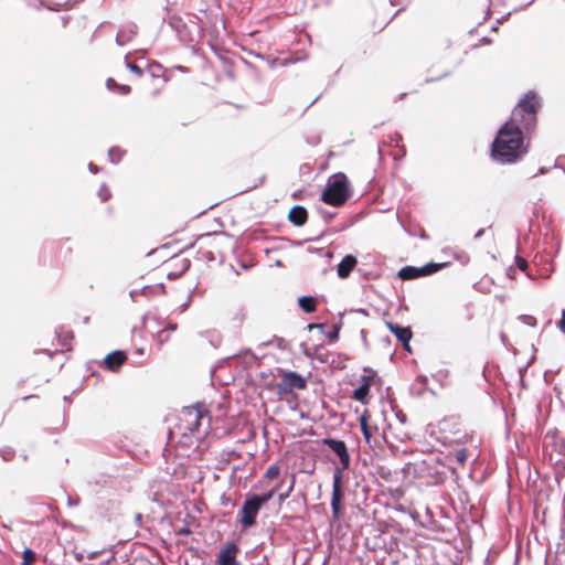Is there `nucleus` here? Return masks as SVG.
Instances as JSON below:
<instances>
[{"label": "nucleus", "instance_id": "43", "mask_svg": "<svg viewBox=\"0 0 565 565\" xmlns=\"http://www.w3.org/2000/svg\"><path fill=\"white\" fill-rule=\"evenodd\" d=\"M416 381H417L418 383H420V384H424V385H425V384L427 383V376H425V375H418V376L416 377Z\"/></svg>", "mask_w": 565, "mask_h": 565}, {"label": "nucleus", "instance_id": "6", "mask_svg": "<svg viewBox=\"0 0 565 565\" xmlns=\"http://www.w3.org/2000/svg\"><path fill=\"white\" fill-rule=\"evenodd\" d=\"M184 414V423H186V429L191 434H195L200 431V427L202 422L207 418V423H210L209 412L205 409L204 405L196 404L194 406L185 407L183 411Z\"/></svg>", "mask_w": 565, "mask_h": 565}, {"label": "nucleus", "instance_id": "24", "mask_svg": "<svg viewBox=\"0 0 565 565\" xmlns=\"http://www.w3.org/2000/svg\"><path fill=\"white\" fill-rule=\"evenodd\" d=\"M331 355H332V354H331V353H329V352H327V351L324 350V348H323V347H317V348H316L315 356H316V359H318L320 362H322V363H329V362H330V359H329V358H330Z\"/></svg>", "mask_w": 565, "mask_h": 565}, {"label": "nucleus", "instance_id": "11", "mask_svg": "<svg viewBox=\"0 0 565 565\" xmlns=\"http://www.w3.org/2000/svg\"><path fill=\"white\" fill-rule=\"evenodd\" d=\"M126 360L127 354L125 351L115 350L104 358L103 365L108 371L117 372Z\"/></svg>", "mask_w": 565, "mask_h": 565}, {"label": "nucleus", "instance_id": "26", "mask_svg": "<svg viewBox=\"0 0 565 565\" xmlns=\"http://www.w3.org/2000/svg\"><path fill=\"white\" fill-rule=\"evenodd\" d=\"M97 195L102 202H106L110 199L111 192L108 189V186L105 183H103L97 192Z\"/></svg>", "mask_w": 565, "mask_h": 565}, {"label": "nucleus", "instance_id": "42", "mask_svg": "<svg viewBox=\"0 0 565 565\" xmlns=\"http://www.w3.org/2000/svg\"><path fill=\"white\" fill-rule=\"evenodd\" d=\"M116 43L120 46L125 45L126 41L122 40V35L121 33H118L117 36H116Z\"/></svg>", "mask_w": 565, "mask_h": 565}, {"label": "nucleus", "instance_id": "39", "mask_svg": "<svg viewBox=\"0 0 565 565\" xmlns=\"http://www.w3.org/2000/svg\"><path fill=\"white\" fill-rule=\"evenodd\" d=\"M140 295V289H132L129 292V296L132 301H137V297Z\"/></svg>", "mask_w": 565, "mask_h": 565}, {"label": "nucleus", "instance_id": "10", "mask_svg": "<svg viewBox=\"0 0 565 565\" xmlns=\"http://www.w3.org/2000/svg\"><path fill=\"white\" fill-rule=\"evenodd\" d=\"M546 438L551 440V446L559 456L556 465L565 467V436H562L557 430L548 431Z\"/></svg>", "mask_w": 565, "mask_h": 565}, {"label": "nucleus", "instance_id": "19", "mask_svg": "<svg viewBox=\"0 0 565 565\" xmlns=\"http://www.w3.org/2000/svg\"><path fill=\"white\" fill-rule=\"evenodd\" d=\"M106 87L110 90V92H115L119 95H128L131 90L130 86L128 85H122V84H118L114 78L109 77L107 81H106Z\"/></svg>", "mask_w": 565, "mask_h": 565}, {"label": "nucleus", "instance_id": "16", "mask_svg": "<svg viewBox=\"0 0 565 565\" xmlns=\"http://www.w3.org/2000/svg\"><path fill=\"white\" fill-rule=\"evenodd\" d=\"M298 306L306 313H312L317 309V300L312 296H301L298 298Z\"/></svg>", "mask_w": 565, "mask_h": 565}, {"label": "nucleus", "instance_id": "7", "mask_svg": "<svg viewBox=\"0 0 565 565\" xmlns=\"http://www.w3.org/2000/svg\"><path fill=\"white\" fill-rule=\"evenodd\" d=\"M306 386L307 382L302 375L288 371L282 372V379L276 384V391L281 396L291 393L294 390H303Z\"/></svg>", "mask_w": 565, "mask_h": 565}, {"label": "nucleus", "instance_id": "50", "mask_svg": "<svg viewBox=\"0 0 565 565\" xmlns=\"http://www.w3.org/2000/svg\"><path fill=\"white\" fill-rule=\"evenodd\" d=\"M554 168H559V169H562V170L564 171V173H565V163H564V164H559V163L556 161V163L554 164Z\"/></svg>", "mask_w": 565, "mask_h": 565}, {"label": "nucleus", "instance_id": "14", "mask_svg": "<svg viewBox=\"0 0 565 565\" xmlns=\"http://www.w3.org/2000/svg\"><path fill=\"white\" fill-rule=\"evenodd\" d=\"M288 220L295 226H302L308 220V211L302 205H295L291 207L288 214Z\"/></svg>", "mask_w": 565, "mask_h": 565}, {"label": "nucleus", "instance_id": "36", "mask_svg": "<svg viewBox=\"0 0 565 565\" xmlns=\"http://www.w3.org/2000/svg\"><path fill=\"white\" fill-rule=\"evenodd\" d=\"M175 533H177L178 535H189V534H191V530H190V527H189V526H182V527H179V529L175 531Z\"/></svg>", "mask_w": 565, "mask_h": 565}, {"label": "nucleus", "instance_id": "35", "mask_svg": "<svg viewBox=\"0 0 565 565\" xmlns=\"http://www.w3.org/2000/svg\"><path fill=\"white\" fill-rule=\"evenodd\" d=\"M521 319L529 326L534 327L536 324V319L532 316H522Z\"/></svg>", "mask_w": 565, "mask_h": 565}, {"label": "nucleus", "instance_id": "2", "mask_svg": "<svg viewBox=\"0 0 565 565\" xmlns=\"http://www.w3.org/2000/svg\"><path fill=\"white\" fill-rule=\"evenodd\" d=\"M350 196L349 180L344 173L338 172L328 179L320 200L332 206H341Z\"/></svg>", "mask_w": 565, "mask_h": 565}, {"label": "nucleus", "instance_id": "27", "mask_svg": "<svg viewBox=\"0 0 565 565\" xmlns=\"http://www.w3.org/2000/svg\"><path fill=\"white\" fill-rule=\"evenodd\" d=\"M318 213L323 218L324 223L328 224L335 215V212L327 211L322 207H317Z\"/></svg>", "mask_w": 565, "mask_h": 565}, {"label": "nucleus", "instance_id": "38", "mask_svg": "<svg viewBox=\"0 0 565 565\" xmlns=\"http://www.w3.org/2000/svg\"><path fill=\"white\" fill-rule=\"evenodd\" d=\"M557 326L561 330L565 331V309L563 310L562 312V318L561 320L557 322Z\"/></svg>", "mask_w": 565, "mask_h": 565}, {"label": "nucleus", "instance_id": "46", "mask_svg": "<svg viewBox=\"0 0 565 565\" xmlns=\"http://www.w3.org/2000/svg\"><path fill=\"white\" fill-rule=\"evenodd\" d=\"M449 74H450L449 72H446V73H444L441 76H439L438 78H431V79L427 78V79H426V83H430V82H434V81H438V79H440V78H443V77L448 76Z\"/></svg>", "mask_w": 565, "mask_h": 565}, {"label": "nucleus", "instance_id": "49", "mask_svg": "<svg viewBox=\"0 0 565 565\" xmlns=\"http://www.w3.org/2000/svg\"><path fill=\"white\" fill-rule=\"evenodd\" d=\"M78 503H79V500H78V499H77V500H75V501H73L71 498H68V505H71V507H72V505H77Z\"/></svg>", "mask_w": 565, "mask_h": 565}, {"label": "nucleus", "instance_id": "4", "mask_svg": "<svg viewBox=\"0 0 565 565\" xmlns=\"http://www.w3.org/2000/svg\"><path fill=\"white\" fill-rule=\"evenodd\" d=\"M332 495H331V510H332V522H338L341 519L343 511L344 490L342 481L341 469L335 468L332 478Z\"/></svg>", "mask_w": 565, "mask_h": 565}, {"label": "nucleus", "instance_id": "33", "mask_svg": "<svg viewBox=\"0 0 565 565\" xmlns=\"http://www.w3.org/2000/svg\"><path fill=\"white\" fill-rule=\"evenodd\" d=\"M515 264L516 266L522 270V271H526L527 268H529V264L526 262V259H524L523 257L516 255L515 256Z\"/></svg>", "mask_w": 565, "mask_h": 565}, {"label": "nucleus", "instance_id": "30", "mask_svg": "<svg viewBox=\"0 0 565 565\" xmlns=\"http://www.w3.org/2000/svg\"><path fill=\"white\" fill-rule=\"evenodd\" d=\"M126 66L129 68L130 72L135 73L136 75H138V76L143 75V70L139 65L129 62L127 58H126Z\"/></svg>", "mask_w": 565, "mask_h": 565}, {"label": "nucleus", "instance_id": "56", "mask_svg": "<svg viewBox=\"0 0 565 565\" xmlns=\"http://www.w3.org/2000/svg\"><path fill=\"white\" fill-rule=\"evenodd\" d=\"M137 353L142 355L145 353V350L142 348H140V349L137 350Z\"/></svg>", "mask_w": 565, "mask_h": 565}, {"label": "nucleus", "instance_id": "47", "mask_svg": "<svg viewBox=\"0 0 565 565\" xmlns=\"http://www.w3.org/2000/svg\"><path fill=\"white\" fill-rule=\"evenodd\" d=\"M484 234V228H480L477 231V233L475 234V238L478 239L480 238L482 235Z\"/></svg>", "mask_w": 565, "mask_h": 565}, {"label": "nucleus", "instance_id": "31", "mask_svg": "<svg viewBox=\"0 0 565 565\" xmlns=\"http://www.w3.org/2000/svg\"><path fill=\"white\" fill-rule=\"evenodd\" d=\"M14 450L10 447L3 448L0 450V455L4 461H9L14 457Z\"/></svg>", "mask_w": 565, "mask_h": 565}, {"label": "nucleus", "instance_id": "64", "mask_svg": "<svg viewBox=\"0 0 565 565\" xmlns=\"http://www.w3.org/2000/svg\"><path fill=\"white\" fill-rule=\"evenodd\" d=\"M21 565H31L29 562H22Z\"/></svg>", "mask_w": 565, "mask_h": 565}, {"label": "nucleus", "instance_id": "63", "mask_svg": "<svg viewBox=\"0 0 565 565\" xmlns=\"http://www.w3.org/2000/svg\"><path fill=\"white\" fill-rule=\"evenodd\" d=\"M61 344H62L63 347H66V342H65V340H61Z\"/></svg>", "mask_w": 565, "mask_h": 565}, {"label": "nucleus", "instance_id": "51", "mask_svg": "<svg viewBox=\"0 0 565 565\" xmlns=\"http://www.w3.org/2000/svg\"><path fill=\"white\" fill-rule=\"evenodd\" d=\"M355 311L360 312V313H363V315H367V310L364 309V308L356 309Z\"/></svg>", "mask_w": 565, "mask_h": 565}, {"label": "nucleus", "instance_id": "48", "mask_svg": "<svg viewBox=\"0 0 565 565\" xmlns=\"http://www.w3.org/2000/svg\"><path fill=\"white\" fill-rule=\"evenodd\" d=\"M164 330L174 331V330H177V324L175 323H169Z\"/></svg>", "mask_w": 565, "mask_h": 565}, {"label": "nucleus", "instance_id": "12", "mask_svg": "<svg viewBox=\"0 0 565 565\" xmlns=\"http://www.w3.org/2000/svg\"><path fill=\"white\" fill-rule=\"evenodd\" d=\"M388 330L397 338L403 347H408L413 333L409 327H403L394 322H386Z\"/></svg>", "mask_w": 565, "mask_h": 565}, {"label": "nucleus", "instance_id": "52", "mask_svg": "<svg viewBox=\"0 0 565 565\" xmlns=\"http://www.w3.org/2000/svg\"><path fill=\"white\" fill-rule=\"evenodd\" d=\"M141 519H142L141 514H139V513L136 514L135 520H136L137 523L141 522Z\"/></svg>", "mask_w": 565, "mask_h": 565}, {"label": "nucleus", "instance_id": "17", "mask_svg": "<svg viewBox=\"0 0 565 565\" xmlns=\"http://www.w3.org/2000/svg\"><path fill=\"white\" fill-rule=\"evenodd\" d=\"M370 383H362L353 391L352 398L358 402H361L362 404H365L370 396Z\"/></svg>", "mask_w": 565, "mask_h": 565}, {"label": "nucleus", "instance_id": "21", "mask_svg": "<svg viewBox=\"0 0 565 565\" xmlns=\"http://www.w3.org/2000/svg\"><path fill=\"white\" fill-rule=\"evenodd\" d=\"M448 265H449V263H428L422 267H423L424 275L430 276V275L437 273L438 270L445 268Z\"/></svg>", "mask_w": 565, "mask_h": 565}, {"label": "nucleus", "instance_id": "61", "mask_svg": "<svg viewBox=\"0 0 565 565\" xmlns=\"http://www.w3.org/2000/svg\"><path fill=\"white\" fill-rule=\"evenodd\" d=\"M64 401H65L66 403H71V398H70L68 396H64Z\"/></svg>", "mask_w": 565, "mask_h": 565}, {"label": "nucleus", "instance_id": "18", "mask_svg": "<svg viewBox=\"0 0 565 565\" xmlns=\"http://www.w3.org/2000/svg\"><path fill=\"white\" fill-rule=\"evenodd\" d=\"M164 290L166 288L163 284L143 286L142 288H140V295L145 296L146 298H151L164 294Z\"/></svg>", "mask_w": 565, "mask_h": 565}, {"label": "nucleus", "instance_id": "55", "mask_svg": "<svg viewBox=\"0 0 565 565\" xmlns=\"http://www.w3.org/2000/svg\"><path fill=\"white\" fill-rule=\"evenodd\" d=\"M395 137H396V142L402 141V136H401L399 134H396V136H395Z\"/></svg>", "mask_w": 565, "mask_h": 565}, {"label": "nucleus", "instance_id": "57", "mask_svg": "<svg viewBox=\"0 0 565 565\" xmlns=\"http://www.w3.org/2000/svg\"><path fill=\"white\" fill-rule=\"evenodd\" d=\"M482 42H484V43H491V40H490L489 38H483V39H482Z\"/></svg>", "mask_w": 565, "mask_h": 565}, {"label": "nucleus", "instance_id": "20", "mask_svg": "<svg viewBox=\"0 0 565 565\" xmlns=\"http://www.w3.org/2000/svg\"><path fill=\"white\" fill-rule=\"evenodd\" d=\"M280 484L276 486L275 488L270 489L269 491L263 492V493H250L256 501L258 500V503L263 507L268 501H270L275 493L279 491Z\"/></svg>", "mask_w": 565, "mask_h": 565}, {"label": "nucleus", "instance_id": "32", "mask_svg": "<svg viewBox=\"0 0 565 565\" xmlns=\"http://www.w3.org/2000/svg\"><path fill=\"white\" fill-rule=\"evenodd\" d=\"M340 329H341V324H337L333 327V329L331 331H329L328 333H326V337L332 341H335L339 339V333H340Z\"/></svg>", "mask_w": 565, "mask_h": 565}, {"label": "nucleus", "instance_id": "3", "mask_svg": "<svg viewBox=\"0 0 565 565\" xmlns=\"http://www.w3.org/2000/svg\"><path fill=\"white\" fill-rule=\"evenodd\" d=\"M539 102L533 92H529L513 109L510 122H516L525 130L532 129L536 124Z\"/></svg>", "mask_w": 565, "mask_h": 565}, {"label": "nucleus", "instance_id": "58", "mask_svg": "<svg viewBox=\"0 0 565 565\" xmlns=\"http://www.w3.org/2000/svg\"><path fill=\"white\" fill-rule=\"evenodd\" d=\"M44 352L47 353L50 355V358H52L54 355V353L49 350H45Z\"/></svg>", "mask_w": 565, "mask_h": 565}, {"label": "nucleus", "instance_id": "8", "mask_svg": "<svg viewBox=\"0 0 565 565\" xmlns=\"http://www.w3.org/2000/svg\"><path fill=\"white\" fill-rule=\"evenodd\" d=\"M323 445L328 446L339 458L341 467H338V468L341 469V472L343 470L349 469L350 462H351V457L348 451V447L343 440L334 439V438H324Z\"/></svg>", "mask_w": 565, "mask_h": 565}, {"label": "nucleus", "instance_id": "1", "mask_svg": "<svg viewBox=\"0 0 565 565\" xmlns=\"http://www.w3.org/2000/svg\"><path fill=\"white\" fill-rule=\"evenodd\" d=\"M523 130L519 124L510 121L500 127L491 145L494 162L514 164L527 154L530 142L525 140Z\"/></svg>", "mask_w": 565, "mask_h": 565}, {"label": "nucleus", "instance_id": "53", "mask_svg": "<svg viewBox=\"0 0 565 565\" xmlns=\"http://www.w3.org/2000/svg\"><path fill=\"white\" fill-rule=\"evenodd\" d=\"M189 301H190V299L186 302H183V305L181 306L182 311L188 308Z\"/></svg>", "mask_w": 565, "mask_h": 565}, {"label": "nucleus", "instance_id": "41", "mask_svg": "<svg viewBox=\"0 0 565 565\" xmlns=\"http://www.w3.org/2000/svg\"><path fill=\"white\" fill-rule=\"evenodd\" d=\"M88 170H89L92 173H94V174H95V173H97V172L99 171V168H98L96 164H94V163H92V162H90V163L88 164Z\"/></svg>", "mask_w": 565, "mask_h": 565}, {"label": "nucleus", "instance_id": "25", "mask_svg": "<svg viewBox=\"0 0 565 565\" xmlns=\"http://www.w3.org/2000/svg\"><path fill=\"white\" fill-rule=\"evenodd\" d=\"M454 457L460 466H465L468 460V451L465 448L455 450Z\"/></svg>", "mask_w": 565, "mask_h": 565}, {"label": "nucleus", "instance_id": "34", "mask_svg": "<svg viewBox=\"0 0 565 565\" xmlns=\"http://www.w3.org/2000/svg\"><path fill=\"white\" fill-rule=\"evenodd\" d=\"M294 479L290 481L288 488L286 489L285 492H280L279 495H278V499L280 502H282L286 498H288L289 493L292 491L294 489Z\"/></svg>", "mask_w": 565, "mask_h": 565}, {"label": "nucleus", "instance_id": "28", "mask_svg": "<svg viewBox=\"0 0 565 565\" xmlns=\"http://www.w3.org/2000/svg\"><path fill=\"white\" fill-rule=\"evenodd\" d=\"M280 469L277 465H271L266 470L265 477L268 479H275L279 476Z\"/></svg>", "mask_w": 565, "mask_h": 565}, {"label": "nucleus", "instance_id": "23", "mask_svg": "<svg viewBox=\"0 0 565 565\" xmlns=\"http://www.w3.org/2000/svg\"><path fill=\"white\" fill-rule=\"evenodd\" d=\"M360 426H361V431L363 434L364 439L366 440V443H370L371 441V437H372V430H371V427L367 424V419H366L365 416H362L360 418Z\"/></svg>", "mask_w": 565, "mask_h": 565}, {"label": "nucleus", "instance_id": "60", "mask_svg": "<svg viewBox=\"0 0 565 565\" xmlns=\"http://www.w3.org/2000/svg\"><path fill=\"white\" fill-rule=\"evenodd\" d=\"M405 97H406V94H405V93H403V94H401V95L398 96V99H404Z\"/></svg>", "mask_w": 565, "mask_h": 565}, {"label": "nucleus", "instance_id": "59", "mask_svg": "<svg viewBox=\"0 0 565 565\" xmlns=\"http://www.w3.org/2000/svg\"><path fill=\"white\" fill-rule=\"evenodd\" d=\"M177 68L181 72H184L186 70L184 66H178Z\"/></svg>", "mask_w": 565, "mask_h": 565}, {"label": "nucleus", "instance_id": "40", "mask_svg": "<svg viewBox=\"0 0 565 565\" xmlns=\"http://www.w3.org/2000/svg\"><path fill=\"white\" fill-rule=\"evenodd\" d=\"M551 170V168H546V167H541L537 172L533 175L534 177H537V175H541V174H546L548 173Z\"/></svg>", "mask_w": 565, "mask_h": 565}, {"label": "nucleus", "instance_id": "5", "mask_svg": "<svg viewBox=\"0 0 565 565\" xmlns=\"http://www.w3.org/2000/svg\"><path fill=\"white\" fill-rule=\"evenodd\" d=\"M262 508L258 500L256 501L252 494L246 495L238 512V522L243 529H249L256 524V518Z\"/></svg>", "mask_w": 565, "mask_h": 565}, {"label": "nucleus", "instance_id": "45", "mask_svg": "<svg viewBox=\"0 0 565 565\" xmlns=\"http://www.w3.org/2000/svg\"><path fill=\"white\" fill-rule=\"evenodd\" d=\"M323 233H324V232H322L320 235H318V236H317V237H315V238H308V239H305V241H303V243H305V242H310V241H316V242H317V241H319V239L322 237ZM297 244H298V245H301V244H302V242H299V243H297Z\"/></svg>", "mask_w": 565, "mask_h": 565}, {"label": "nucleus", "instance_id": "54", "mask_svg": "<svg viewBox=\"0 0 565 565\" xmlns=\"http://www.w3.org/2000/svg\"><path fill=\"white\" fill-rule=\"evenodd\" d=\"M363 383H370L371 384V379L369 376H363Z\"/></svg>", "mask_w": 565, "mask_h": 565}, {"label": "nucleus", "instance_id": "15", "mask_svg": "<svg viewBox=\"0 0 565 565\" xmlns=\"http://www.w3.org/2000/svg\"><path fill=\"white\" fill-rule=\"evenodd\" d=\"M398 278L402 280H413L419 277H425L423 267L405 266L398 270Z\"/></svg>", "mask_w": 565, "mask_h": 565}, {"label": "nucleus", "instance_id": "44", "mask_svg": "<svg viewBox=\"0 0 565 565\" xmlns=\"http://www.w3.org/2000/svg\"><path fill=\"white\" fill-rule=\"evenodd\" d=\"M309 330H312L313 328H317V329H323V324L322 323H312V324H308L307 327Z\"/></svg>", "mask_w": 565, "mask_h": 565}, {"label": "nucleus", "instance_id": "37", "mask_svg": "<svg viewBox=\"0 0 565 565\" xmlns=\"http://www.w3.org/2000/svg\"><path fill=\"white\" fill-rule=\"evenodd\" d=\"M392 6H401L402 8H404L408 2L409 0H390Z\"/></svg>", "mask_w": 565, "mask_h": 565}, {"label": "nucleus", "instance_id": "9", "mask_svg": "<svg viewBox=\"0 0 565 565\" xmlns=\"http://www.w3.org/2000/svg\"><path fill=\"white\" fill-rule=\"evenodd\" d=\"M239 548L234 542H226L217 554V565H241L237 561Z\"/></svg>", "mask_w": 565, "mask_h": 565}, {"label": "nucleus", "instance_id": "29", "mask_svg": "<svg viewBox=\"0 0 565 565\" xmlns=\"http://www.w3.org/2000/svg\"><path fill=\"white\" fill-rule=\"evenodd\" d=\"M35 558H36V554L31 548L26 547L23 551V562H29L30 564H32L35 561Z\"/></svg>", "mask_w": 565, "mask_h": 565}, {"label": "nucleus", "instance_id": "62", "mask_svg": "<svg viewBox=\"0 0 565 565\" xmlns=\"http://www.w3.org/2000/svg\"><path fill=\"white\" fill-rule=\"evenodd\" d=\"M67 337H68L70 339H72V338H73V333H72V332H67Z\"/></svg>", "mask_w": 565, "mask_h": 565}, {"label": "nucleus", "instance_id": "22", "mask_svg": "<svg viewBox=\"0 0 565 565\" xmlns=\"http://www.w3.org/2000/svg\"><path fill=\"white\" fill-rule=\"evenodd\" d=\"M124 154H125V151L122 149H120L119 147H111L108 150V159L114 164L119 163L121 161Z\"/></svg>", "mask_w": 565, "mask_h": 565}, {"label": "nucleus", "instance_id": "13", "mask_svg": "<svg viewBox=\"0 0 565 565\" xmlns=\"http://www.w3.org/2000/svg\"><path fill=\"white\" fill-rule=\"evenodd\" d=\"M356 264H358V259L355 256H353L351 254L345 255L337 266V274H338L339 278H341V279L348 278L351 275L354 267L356 266Z\"/></svg>", "mask_w": 565, "mask_h": 565}]
</instances>
